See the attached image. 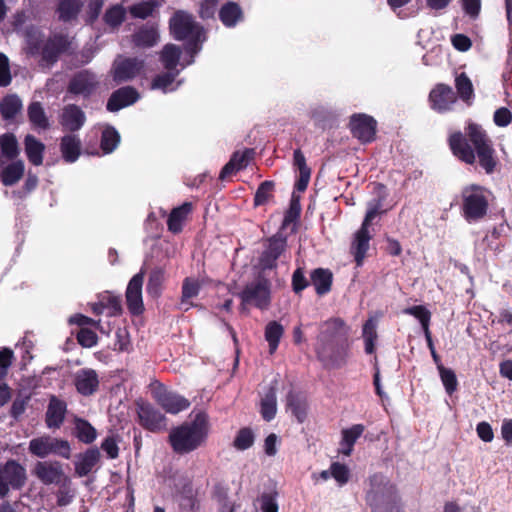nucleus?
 I'll list each match as a JSON object with an SVG mask.
<instances>
[{
  "label": "nucleus",
  "instance_id": "52",
  "mask_svg": "<svg viewBox=\"0 0 512 512\" xmlns=\"http://www.w3.org/2000/svg\"><path fill=\"white\" fill-rule=\"evenodd\" d=\"M79 3L80 2H59V18L64 22L75 19L80 11Z\"/></svg>",
  "mask_w": 512,
  "mask_h": 512
},
{
  "label": "nucleus",
  "instance_id": "21",
  "mask_svg": "<svg viewBox=\"0 0 512 512\" xmlns=\"http://www.w3.org/2000/svg\"><path fill=\"white\" fill-rule=\"evenodd\" d=\"M67 411V405L63 400L56 396H51L45 414V423L49 429L59 428L64 420Z\"/></svg>",
  "mask_w": 512,
  "mask_h": 512
},
{
  "label": "nucleus",
  "instance_id": "59",
  "mask_svg": "<svg viewBox=\"0 0 512 512\" xmlns=\"http://www.w3.org/2000/svg\"><path fill=\"white\" fill-rule=\"evenodd\" d=\"M12 77L8 57L0 52V87H6L11 83Z\"/></svg>",
  "mask_w": 512,
  "mask_h": 512
},
{
  "label": "nucleus",
  "instance_id": "60",
  "mask_svg": "<svg viewBox=\"0 0 512 512\" xmlns=\"http://www.w3.org/2000/svg\"><path fill=\"white\" fill-rule=\"evenodd\" d=\"M154 3L155 2H137L130 8V12L134 17L145 19L152 13Z\"/></svg>",
  "mask_w": 512,
  "mask_h": 512
},
{
  "label": "nucleus",
  "instance_id": "49",
  "mask_svg": "<svg viewBox=\"0 0 512 512\" xmlns=\"http://www.w3.org/2000/svg\"><path fill=\"white\" fill-rule=\"evenodd\" d=\"M438 371L445 391L451 395L456 391L458 384L454 371L450 368L444 367L442 364H438Z\"/></svg>",
  "mask_w": 512,
  "mask_h": 512
},
{
  "label": "nucleus",
  "instance_id": "3",
  "mask_svg": "<svg viewBox=\"0 0 512 512\" xmlns=\"http://www.w3.org/2000/svg\"><path fill=\"white\" fill-rule=\"evenodd\" d=\"M170 31L176 40H189L187 53L190 54L191 60L183 63L182 68L192 64L195 55L201 50V45L206 40L204 29L190 14L178 11L170 20Z\"/></svg>",
  "mask_w": 512,
  "mask_h": 512
},
{
  "label": "nucleus",
  "instance_id": "31",
  "mask_svg": "<svg viewBox=\"0 0 512 512\" xmlns=\"http://www.w3.org/2000/svg\"><path fill=\"white\" fill-rule=\"evenodd\" d=\"M365 427L362 424H355L342 431V440L340 443V452L346 456L352 453L353 446L357 439L363 434Z\"/></svg>",
  "mask_w": 512,
  "mask_h": 512
},
{
  "label": "nucleus",
  "instance_id": "50",
  "mask_svg": "<svg viewBox=\"0 0 512 512\" xmlns=\"http://www.w3.org/2000/svg\"><path fill=\"white\" fill-rule=\"evenodd\" d=\"M25 40H26V52L29 55L35 56L40 53V41H41V35L40 33L34 28H28L25 33Z\"/></svg>",
  "mask_w": 512,
  "mask_h": 512
},
{
  "label": "nucleus",
  "instance_id": "61",
  "mask_svg": "<svg viewBox=\"0 0 512 512\" xmlns=\"http://www.w3.org/2000/svg\"><path fill=\"white\" fill-rule=\"evenodd\" d=\"M493 121L498 127H507L512 122V113L506 107L498 108L494 112Z\"/></svg>",
  "mask_w": 512,
  "mask_h": 512
},
{
  "label": "nucleus",
  "instance_id": "27",
  "mask_svg": "<svg viewBox=\"0 0 512 512\" xmlns=\"http://www.w3.org/2000/svg\"><path fill=\"white\" fill-rule=\"evenodd\" d=\"M24 148L28 160L33 165L40 166L43 163L45 145L36 137L28 134L24 139Z\"/></svg>",
  "mask_w": 512,
  "mask_h": 512
},
{
  "label": "nucleus",
  "instance_id": "2",
  "mask_svg": "<svg viewBox=\"0 0 512 512\" xmlns=\"http://www.w3.org/2000/svg\"><path fill=\"white\" fill-rule=\"evenodd\" d=\"M208 435V416L199 412L189 423L171 430L169 442L178 454H187L200 447Z\"/></svg>",
  "mask_w": 512,
  "mask_h": 512
},
{
  "label": "nucleus",
  "instance_id": "38",
  "mask_svg": "<svg viewBox=\"0 0 512 512\" xmlns=\"http://www.w3.org/2000/svg\"><path fill=\"white\" fill-rule=\"evenodd\" d=\"M181 49L174 44H167L164 46L160 60L164 67L169 71H177L176 67L179 64Z\"/></svg>",
  "mask_w": 512,
  "mask_h": 512
},
{
  "label": "nucleus",
  "instance_id": "11",
  "mask_svg": "<svg viewBox=\"0 0 512 512\" xmlns=\"http://www.w3.org/2000/svg\"><path fill=\"white\" fill-rule=\"evenodd\" d=\"M137 415L141 426L151 432H159L167 427L166 417L149 403L138 402Z\"/></svg>",
  "mask_w": 512,
  "mask_h": 512
},
{
  "label": "nucleus",
  "instance_id": "48",
  "mask_svg": "<svg viewBox=\"0 0 512 512\" xmlns=\"http://www.w3.org/2000/svg\"><path fill=\"white\" fill-rule=\"evenodd\" d=\"M362 336L365 342V352L372 354L374 352V342L377 339L376 323L369 319L363 326Z\"/></svg>",
  "mask_w": 512,
  "mask_h": 512
},
{
  "label": "nucleus",
  "instance_id": "15",
  "mask_svg": "<svg viewBox=\"0 0 512 512\" xmlns=\"http://www.w3.org/2000/svg\"><path fill=\"white\" fill-rule=\"evenodd\" d=\"M144 270L135 274L128 283L126 289V302L129 311L134 315H139L144 310L142 299V287L144 282Z\"/></svg>",
  "mask_w": 512,
  "mask_h": 512
},
{
  "label": "nucleus",
  "instance_id": "37",
  "mask_svg": "<svg viewBox=\"0 0 512 512\" xmlns=\"http://www.w3.org/2000/svg\"><path fill=\"white\" fill-rule=\"evenodd\" d=\"M284 334V327L277 321H270L265 327V340L269 345V352L273 354Z\"/></svg>",
  "mask_w": 512,
  "mask_h": 512
},
{
  "label": "nucleus",
  "instance_id": "30",
  "mask_svg": "<svg viewBox=\"0 0 512 512\" xmlns=\"http://www.w3.org/2000/svg\"><path fill=\"white\" fill-rule=\"evenodd\" d=\"M192 211V204L185 202L181 206L174 208L167 220L168 229L173 233H178L182 230V225L187 216Z\"/></svg>",
  "mask_w": 512,
  "mask_h": 512
},
{
  "label": "nucleus",
  "instance_id": "53",
  "mask_svg": "<svg viewBox=\"0 0 512 512\" xmlns=\"http://www.w3.org/2000/svg\"><path fill=\"white\" fill-rule=\"evenodd\" d=\"M254 443V434L249 428H242L234 439V447L238 450H246Z\"/></svg>",
  "mask_w": 512,
  "mask_h": 512
},
{
  "label": "nucleus",
  "instance_id": "35",
  "mask_svg": "<svg viewBox=\"0 0 512 512\" xmlns=\"http://www.w3.org/2000/svg\"><path fill=\"white\" fill-rule=\"evenodd\" d=\"M24 163L21 160L15 161L7 165L2 173L1 179L5 186H12L16 184L24 174Z\"/></svg>",
  "mask_w": 512,
  "mask_h": 512
},
{
  "label": "nucleus",
  "instance_id": "32",
  "mask_svg": "<svg viewBox=\"0 0 512 512\" xmlns=\"http://www.w3.org/2000/svg\"><path fill=\"white\" fill-rule=\"evenodd\" d=\"M311 283L318 295L328 293L332 285V273L328 269L317 268L311 273Z\"/></svg>",
  "mask_w": 512,
  "mask_h": 512
},
{
  "label": "nucleus",
  "instance_id": "12",
  "mask_svg": "<svg viewBox=\"0 0 512 512\" xmlns=\"http://www.w3.org/2000/svg\"><path fill=\"white\" fill-rule=\"evenodd\" d=\"M99 79L93 72L82 70L69 81L67 93L75 96L89 97L98 87Z\"/></svg>",
  "mask_w": 512,
  "mask_h": 512
},
{
  "label": "nucleus",
  "instance_id": "41",
  "mask_svg": "<svg viewBox=\"0 0 512 512\" xmlns=\"http://www.w3.org/2000/svg\"><path fill=\"white\" fill-rule=\"evenodd\" d=\"M165 281V271L163 268L156 267L154 268L149 275L148 283H147V293L156 298L160 296L162 292L163 283Z\"/></svg>",
  "mask_w": 512,
  "mask_h": 512
},
{
  "label": "nucleus",
  "instance_id": "43",
  "mask_svg": "<svg viewBox=\"0 0 512 512\" xmlns=\"http://www.w3.org/2000/svg\"><path fill=\"white\" fill-rule=\"evenodd\" d=\"M75 434L85 444L92 443L97 437L96 429L84 419L75 420Z\"/></svg>",
  "mask_w": 512,
  "mask_h": 512
},
{
  "label": "nucleus",
  "instance_id": "33",
  "mask_svg": "<svg viewBox=\"0 0 512 512\" xmlns=\"http://www.w3.org/2000/svg\"><path fill=\"white\" fill-rule=\"evenodd\" d=\"M159 40L157 28L154 25H145L134 34L133 41L139 47H152Z\"/></svg>",
  "mask_w": 512,
  "mask_h": 512
},
{
  "label": "nucleus",
  "instance_id": "63",
  "mask_svg": "<svg viewBox=\"0 0 512 512\" xmlns=\"http://www.w3.org/2000/svg\"><path fill=\"white\" fill-rule=\"evenodd\" d=\"M381 206H382V203L380 200H375V201L369 202L368 209H367V212H366V215H365V218L363 220L361 227L368 229V227L370 226L372 221L379 214Z\"/></svg>",
  "mask_w": 512,
  "mask_h": 512
},
{
  "label": "nucleus",
  "instance_id": "57",
  "mask_svg": "<svg viewBox=\"0 0 512 512\" xmlns=\"http://www.w3.org/2000/svg\"><path fill=\"white\" fill-rule=\"evenodd\" d=\"M29 400L30 396L28 395H17L12 403L10 410V414L14 419H18L25 412Z\"/></svg>",
  "mask_w": 512,
  "mask_h": 512
},
{
  "label": "nucleus",
  "instance_id": "46",
  "mask_svg": "<svg viewBox=\"0 0 512 512\" xmlns=\"http://www.w3.org/2000/svg\"><path fill=\"white\" fill-rule=\"evenodd\" d=\"M1 153L9 159L16 158L19 154L18 141L15 135L6 133L0 137Z\"/></svg>",
  "mask_w": 512,
  "mask_h": 512
},
{
  "label": "nucleus",
  "instance_id": "51",
  "mask_svg": "<svg viewBox=\"0 0 512 512\" xmlns=\"http://www.w3.org/2000/svg\"><path fill=\"white\" fill-rule=\"evenodd\" d=\"M274 186L275 183L269 180L264 181L259 185L254 197L255 206L264 205L272 198Z\"/></svg>",
  "mask_w": 512,
  "mask_h": 512
},
{
  "label": "nucleus",
  "instance_id": "55",
  "mask_svg": "<svg viewBox=\"0 0 512 512\" xmlns=\"http://www.w3.org/2000/svg\"><path fill=\"white\" fill-rule=\"evenodd\" d=\"M349 475V469L346 465L339 462L331 464V476L336 480L339 486H343L348 482Z\"/></svg>",
  "mask_w": 512,
  "mask_h": 512
},
{
  "label": "nucleus",
  "instance_id": "54",
  "mask_svg": "<svg viewBox=\"0 0 512 512\" xmlns=\"http://www.w3.org/2000/svg\"><path fill=\"white\" fill-rule=\"evenodd\" d=\"M199 291V282L192 278H186L182 285L183 304H187V300L196 297Z\"/></svg>",
  "mask_w": 512,
  "mask_h": 512
},
{
  "label": "nucleus",
  "instance_id": "28",
  "mask_svg": "<svg viewBox=\"0 0 512 512\" xmlns=\"http://www.w3.org/2000/svg\"><path fill=\"white\" fill-rule=\"evenodd\" d=\"M60 148L64 160L73 163L79 158L81 141L76 135L68 134L62 137Z\"/></svg>",
  "mask_w": 512,
  "mask_h": 512
},
{
  "label": "nucleus",
  "instance_id": "6",
  "mask_svg": "<svg viewBox=\"0 0 512 512\" xmlns=\"http://www.w3.org/2000/svg\"><path fill=\"white\" fill-rule=\"evenodd\" d=\"M398 499L395 486L384 475L374 474L369 478L366 502L372 511L394 503Z\"/></svg>",
  "mask_w": 512,
  "mask_h": 512
},
{
  "label": "nucleus",
  "instance_id": "1",
  "mask_svg": "<svg viewBox=\"0 0 512 512\" xmlns=\"http://www.w3.org/2000/svg\"><path fill=\"white\" fill-rule=\"evenodd\" d=\"M466 133L474 146V150L468 144L462 133L456 132L449 138V144L453 154L467 164H474L477 155L479 164L485 172L487 174L493 173L497 165V159L492 142L485 130L475 123H470Z\"/></svg>",
  "mask_w": 512,
  "mask_h": 512
},
{
  "label": "nucleus",
  "instance_id": "5",
  "mask_svg": "<svg viewBox=\"0 0 512 512\" xmlns=\"http://www.w3.org/2000/svg\"><path fill=\"white\" fill-rule=\"evenodd\" d=\"M462 211L468 222L485 217L489 206L490 192L483 186L471 184L462 189Z\"/></svg>",
  "mask_w": 512,
  "mask_h": 512
},
{
  "label": "nucleus",
  "instance_id": "13",
  "mask_svg": "<svg viewBox=\"0 0 512 512\" xmlns=\"http://www.w3.org/2000/svg\"><path fill=\"white\" fill-rule=\"evenodd\" d=\"M32 472L45 485H58L65 478L62 464L58 461H38Z\"/></svg>",
  "mask_w": 512,
  "mask_h": 512
},
{
  "label": "nucleus",
  "instance_id": "58",
  "mask_svg": "<svg viewBox=\"0 0 512 512\" xmlns=\"http://www.w3.org/2000/svg\"><path fill=\"white\" fill-rule=\"evenodd\" d=\"M77 340L81 346L91 348L97 344L98 337L92 330L81 328L78 332Z\"/></svg>",
  "mask_w": 512,
  "mask_h": 512
},
{
  "label": "nucleus",
  "instance_id": "62",
  "mask_svg": "<svg viewBox=\"0 0 512 512\" xmlns=\"http://www.w3.org/2000/svg\"><path fill=\"white\" fill-rule=\"evenodd\" d=\"M260 509L262 512H278L276 496L272 493H264L259 498Z\"/></svg>",
  "mask_w": 512,
  "mask_h": 512
},
{
  "label": "nucleus",
  "instance_id": "34",
  "mask_svg": "<svg viewBox=\"0 0 512 512\" xmlns=\"http://www.w3.org/2000/svg\"><path fill=\"white\" fill-rule=\"evenodd\" d=\"M222 23L227 27H233L242 19V10L236 2H226L219 11Z\"/></svg>",
  "mask_w": 512,
  "mask_h": 512
},
{
  "label": "nucleus",
  "instance_id": "17",
  "mask_svg": "<svg viewBox=\"0 0 512 512\" xmlns=\"http://www.w3.org/2000/svg\"><path fill=\"white\" fill-rule=\"evenodd\" d=\"M84 111L75 104L65 105L59 115V123L63 129L69 132L79 131L85 124Z\"/></svg>",
  "mask_w": 512,
  "mask_h": 512
},
{
  "label": "nucleus",
  "instance_id": "45",
  "mask_svg": "<svg viewBox=\"0 0 512 512\" xmlns=\"http://www.w3.org/2000/svg\"><path fill=\"white\" fill-rule=\"evenodd\" d=\"M455 86L459 94V97L463 101L470 103V101L474 97V89L471 80L465 73H461L459 76L456 77Z\"/></svg>",
  "mask_w": 512,
  "mask_h": 512
},
{
  "label": "nucleus",
  "instance_id": "18",
  "mask_svg": "<svg viewBox=\"0 0 512 512\" xmlns=\"http://www.w3.org/2000/svg\"><path fill=\"white\" fill-rule=\"evenodd\" d=\"M431 108L437 112H446L451 109L456 101L452 88L445 84H438L429 95Z\"/></svg>",
  "mask_w": 512,
  "mask_h": 512
},
{
  "label": "nucleus",
  "instance_id": "23",
  "mask_svg": "<svg viewBox=\"0 0 512 512\" xmlns=\"http://www.w3.org/2000/svg\"><path fill=\"white\" fill-rule=\"evenodd\" d=\"M286 247V240L282 237H273L269 240L268 247L263 252L260 264L263 269H272L276 260L283 253Z\"/></svg>",
  "mask_w": 512,
  "mask_h": 512
},
{
  "label": "nucleus",
  "instance_id": "26",
  "mask_svg": "<svg viewBox=\"0 0 512 512\" xmlns=\"http://www.w3.org/2000/svg\"><path fill=\"white\" fill-rule=\"evenodd\" d=\"M371 239V235L367 228L361 227L356 233L354 237V241L351 246L352 253L354 254L355 261L357 265H361L363 259L366 256V252L369 249V242Z\"/></svg>",
  "mask_w": 512,
  "mask_h": 512
},
{
  "label": "nucleus",
  "instance_id": "47",
  "mask_svg": "<svg viewBox=\"0 0 512 512\" xmlns=\"http://www.w3.org/2000/svg\"><path fill=\"white\" fill-rule=\"evenodd\" d=\"M391 10L399 18H407L418 13L420 7L418 2H388Z\"/></svg>",
  "mask_w": 512,
  "mask_h": 512
},
{
  "label": "nucleus",
  "instance_id": "39",
  "mask_svg": "<svg viewBox=\"0 0 512 512\" xmlns=\"http://www.w3.org/2000/svg\"><path fill=\"white\" fill-rule=\"evenodd\" d=\"M178 74L179 71L168 70L166 73L157 75L152 81L151 88L161 90L164 93L176 90V88L180 85V83L174 85L175 78Z\"/></svg>",
  "mask_w": 512,
  "mask_h": 512
},
{
  "label": "nucleus",
  "instance_id": "8",
  "mask_svg": "<svg viewBox=\"0 0 512 512\" xmlns=\"http://www.w3.org/2000/svg\"><path fill=\"white\" fill-rule=\"evenodd\" d=\"M26 480V469L17 461L8 460L4 465H0V497L7 496L10 489H21Z\"/></svg>",
  "mask_w": 512,
  "mask_h": 512
},
{
  "label": "nucleus",
  "instance_id": "9",
  "mask_svg": "<svg viewBox=\"0 0 512 512\" xmlns=\"http://www.w3.org/2000/svg\"><path fill=\"white\" fill-rule=\"evenodd\" d=\"M242 301V309L246 305H254L259 309H265L270 303V283L264 278H258L247 284L239 293Z\"/></svg>",
  "mask_w": 512,
  "mask_h": 512
},
{
  "label": "nucleus",
  "instance_id": "16",
  "mask_svg": "<svg viewBox=\"0 0 512 512\" xmlns=\"http://www.w3.org/2000/svg\"><path fill=\"white\" fill-rule=\"evenodd\" d=\"M376 121L366 114H354L351 116L350 128L354 137L361 142H371L376 133Z\"/></svg>",
  "mask_w": 512,
  "mask_h": 512
},
{
  "label": "nucleus",
  "instance_id": "10",
  "mask_svg": "<svg viewBox=\"0 0 512 512\" xmlns=\"http://www.w3.org/2000/svg\"><path fill=\"white\" fill-rule=\"evenodd\" d=\"M144 70V61L133 57H118L113 63V79L117 83L127 82L140 75Z\"/></svg>",
  "mask_w": 512,
  "mask_h": 512
},
{
  "label": "nucleus",
  "instance_id": "56",
  "mask_svg": "<svg viewBox=\"0 0 512 512\" xmlns=\"http://www.w3.org/2000/svg\"><path fill=\"white\" fill-rule=\"evenodd\" d=\"M124 16H125L124 8L120 4H117V5L113 6L112 8H110L106 12L105 20H106L107 24L115 27L122 23Z\"/></svg>",
  "mask_w": 512,
  "mask_h": 512
},
{
  "label": "nucleus",
  "instance_id": "42",
  "mask_svg": "<svg viewBox=\"0 0 512 512\" xmlns=\"http://www.w3.org/2000/svg\"><path fill=\"white\" fill-rule=\"evenodd\" d=\"M287 407L292 411L299 422L304 421L306 418L307 405L302 395L290 392L287 396Z\"/></svg>",
  "mask_w": 512,
  "mask_h": 512
},
{
  "label": "nucleus",
  "instance_id": "44",
  "mask_svg": "<svg viewBox=\"0 0 512 512\" xmlns=\"http://www.w3.org/2000/svg\"><path fill=\"white\" fill-rule=\"evenodd\" d=\"M120 143V135L113 127H106L102 131L101 149L105 154L112 153Z\"/></svg>",
  "mask_w": 512,
  "mask_h": 512
},
{
  "label": "nucleus",
  "instance_id": "7",
  "mask_svg": "<svg viewBox=\"0 0 512 512\" xmlns=\"http://www.w3.org/2000/svg\"><path fill=\"white\" fill-rule=\"evenodd\" d=\"M28 451L31 455L44 459L50 455H57L64 459L71 456V447L67 440L42 435L29 441Z\"/></svg>",
  "mask_w": 512,
  "mask_h": 512
},
{
  "label": "nucleus",
  "instance_id": "64",
  "mask_svg": "<svg viewBox=\"0 0 512 512\" xmlns=\"http://www.w3.org/2000/svg\"><path fill=\"white\" fill-rule=\"evenodd\" d=\"M13 356V351L11 349H0V379L6 376L8 368L12 364Z\"/></svg>",
  "mask_w": 512,
  "mask_h": 512
},
{
  "label": "nucleus",
  "instance_id": "40",
  "mask_svg": "<svg viewBox=\"0 0 512 512\" xmlns=\"http://www.w3.org/2000/svg\"><path fill=\"white\" fill-rule=\"evenodd\" d=\"M277 411L276 390L270 387L261 399V415L266 421H271Z\"/></svg>",
  "mask_w": 512,
  "mask_h": 512
},
{
  "label": "nucleus",
  "instance_id": "14",
  "mask_svg": "<svg viewBox=\"0 0 512 512\" xmlns=\"http://www.w3.org/2000/svg\"><path fill=\"white\" fill-rule=\"evenodd\" d=\"M71 39L67 35L55 34L50 37L41 49V60L47 65L54 64L59 55L66 52L71 46Z\"/></svg>",
  "mask_w": 512,
  "mask_h": 512
},
{
  "label": "nucleus",
  "instance_id": "4",
  "mask_svg": "<svg viewBox=\"0 0 512 512\" xmlns=\"http://www.w3.org/2000/svg\"><path fill=\"white\" fill-rule=\"evenodd\" d=\"M343 327V321L338 318L331 319L323 323L321 326L316 351L319 359L325 365L339 367L344 363L345 351L343 347H341V352H339L337 355H334V340L338 335L341 334Z\"/></svg>",
  "mask_w": 512,
  "mask_h": 512
},
{
  "label": "nucleus",
  "instance_id": "25",
  "mask_svg": "<svg viewBox=\"0 0 512 512\" xmlns=\"http://www.w3.org/2000/svg\"><path fill=\"white\" fill-rule=\"evenodd\" d=\"M100 459V451L97 448H90L80 454L75 463V471L80 477L87 476L96 466Z\"/></svg>",
  "mask_w": 512,
  "mask_h": 512
},
{
  "label": "nucleus",
  "instance_id": "22",
  "mask_svg": "<svg viewBox=\"0 0 512 512\" xmlns=\"http://www.w3.org/2000/svg\"><path fill=\"white\" fill-rule=\"evenodd\" d=\"M75 385L80 394L92 395L99 386L98 374L90 368L81 369L75 375Z\"/></svg>",
  "mask_w": 512,
  "mask_h": 512
},
{
  "label": "nucleus",
  "instance_id": "19",
  "mask_svg": "<svg viewBox=\"0 0 512 512\" xmlns=\"http://www.w3.org/2000/svg\"><path fill=\"white\" fill-rule=\"evenodd\" d=\"M156 400L170 414H177L190 406V402L185 397L167 390L158 391L156 393Z\"/></svg>",
  "mask_w": 512,
  "mask_h": 512
},
{
  "label": "nucleus",
  "instance_id": "24",
  "mask_svg": "<svg viewBox=\"0 0 512 512\" xmlns=\"http://www.w3.org/2000/svg\"><path fill=\"white\" fill-rule=\"evenodd\" d=\"M253 155L252 149H245L244 151H236L231 156L228 163L224 165L222 168L219 178L221 180L226 179L228 176L232 175L233 173L244 169L247 167L251 157Z\"/></svg>",
  "mask_w": 512,
  "mask_h": 512
},
{
  "label": "nucleus",
  "instance_id": "29",
  "mask_svg": "<svg viewBox=\"0 0 512 512\" xmlns=\"http://www.w3.org/2000/svg\"><path fill=\"white\" fill-rule=\"evenodd\" d=\"M22 108V101L16 94L7 95L0 102V114L6 121L13 120Z\"/></svg>",
  "mask_w": 512,
  "mask_h": 512
},
{
  "label": "nucleus",
  "instance_id": "36",
  "mask_svg": "<svg viewBox=\"0 0 512 512\" xmlns=\"http://www.w3.org/2000/svg\"><path fill=\"white\" fill-rule=\"evenodd\" d=\"M27 114L34 127L42 130L49 128V120L40 102H32L28 106Z\"/></svg>",
  "mask_w": 512,
  "mask_h": 512
},
{
  "label": "nucleus",
  "instance_id": "20",
  "mask_svg": "<svg viewBox=\"0 0 512 512\" xmlns=\"http://www.w3.org/2000/svg\"><path fill=\"white\" fill-rule=\"evenodd\" d=\"M139 99V93L131 86L119 88L113 92L107 102V110L111 112L134 104Z\"/></svg>",
  "mask_w": 512,
  "mask_h": 512
}]
</instances>
